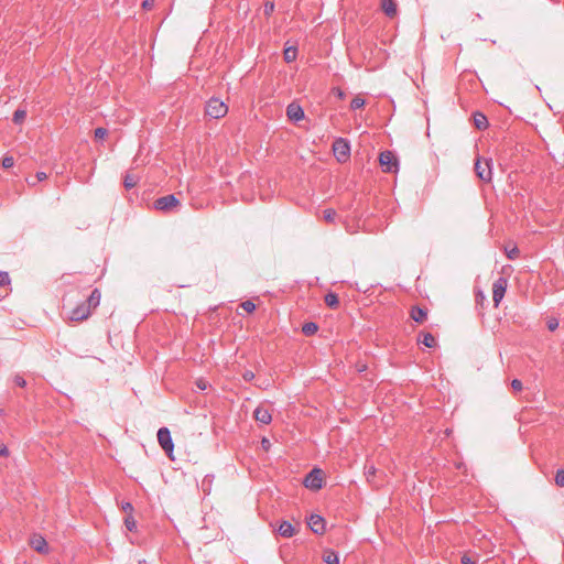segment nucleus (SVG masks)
<instances>
[{
  "label": "nucleus",
  "instance_id": "nucleus-1",
  "mask_svg": "<svg viewBox=\"0 0 564 564\" xmlns=\"http://www.w3.org/2000/svg\"><path fill=\"white\" fill-rule=\"evenodd\" d=\"M101 293L98 289H95L87 301L78 304L69 313V319L74 322H83L89 318L93 311L100 304Z\"/></svg>",
  "mask_w": 564,
  "mask_h": 564
},
{
  "label": "nucleus",
  "instance_id": "nucleus-2",
  "mask_svg": "<svg viewBox=\"0 0 564 564\" xmlns=\"http://www.w3.org/2000/svg\"><path fill=\"white\" fill-rule=\"evenodd\" d=\"M205 112L213 119H221L228 113V106L219 98H210L205 108Z\"/></svg>",
  "mask_w": 564,
  "mask_h": 564
},
{
  "label": "nucleus",
  "instance_id": "nucleus-3",
  "mask_svg": "<svg viewBox=\"0 0 564 564\" xmlns=\"http://www.w3.org/2000/svg\"><path fill=\"white\" fill-rule=\"evenodd\" d=\"M153 204L156 210L163 213H169L181 205L180 200L175 197V195H166L160 197Z\"/></svg>",
  "mask_w": 564,
  "mask_h": 564
},
{
  "label": "nucleus",
  "instance_id": "nucleus-4",
  "mask_svg": "<svg viewBox=\"0 0 564 564\" xmlns=\"http://www.w3.org/2000/svg\"><path fill=\"white\" fill-rule=\"evenodd\" d=\"M324 485V474L322 469H313L304 479V486L311 490H318Z\"/></svg>",
  "mask_w": 564,
  "mask_h": 564
},
{
  "label": "nucleus",
  "instance_id": "nucleus-5",
  "mask_svg": "<svg viewBox=\"0 0 564 564\" xmlns=\"http://www.w3.org/2000/svg\"><path fill=\"white\" fill-rule=\"evenodd\" d=\"M475 171L477 176L484 182H490L492 178L491 161L477 159L475 163Z\"/></svg>",
  "mask_w": 564,
  "mask_h": 564
},
{
  "label": "nucleus",
  "instance_id": "nucleus-6",
  "mask_svg": "<svg viewBox=\"0 0 564 564\" xmlns=\"http://www.w3.org/2000/svg\"><path fill=\"white\" fill-rule=\"evenodd\" d=\"M333 152L338 162H346L350 153L348 142L344 139H337L333 144Z\"/></svg>",
  "mask_w": 564,
  "mask_h": 564
},
{
  "label": "nucleus",
  "instance_id": "nucleus-7",
  "mask_svg": "<svg viewBox=\"0 0 564 564\" xmlns=\"http://www.w3.org/2000/svg\"><path fill=\"white\" fill-rule=\"evenodd\" d=\"M508 286V280L506 278H499L494 282L492 285V300L495 303V306L498 307L501 300L505 296L506 290Z\"/></svg>",
  "mask_w": 564,
  "mask_h": 564
},
{
  "label": "nucleus",
  "instance_id": "nucleus-8",
  "mask_svg": "<svg viewBox=\"0 0 564 564\" xmlns=\"http://www.w3.org/2000/svg\"><path fill=\"white\" fill-rule=\"evenodd\" d=\"M158 441H159L161 447L166 452L169 457L173 458L172 453H173L174 446H173V442H172V437H171V433H170L169 429L161 427L159 430Z\"/></svg>",
  "mask_w": 564,
  "mask_h": 564
},
{
  "label": "nucleus",
  "instance_id": "nucleus-9",
  "mask_svg": "<svg viewBox=\"0 0 564 564\" xmlns=\"http://www.w3.org/2000/svg\"><path fill=\"white\" fill-rule=\"evenodd\" d=\"M379 162L383 166L384 172H397L398 160L391 151L381 152L379 155Z\"/></svg>",
  "mask_w": 564,
  "mask_h": 564
},
{
  "label": "nucleus",
  "instance_id": "nucleus-10",
  "mask_svg": "<svg viewBox=\"0 0 564 564\" xmlns=\"http://www.w3.org/2000/svg\"><path fill=\"white\" fill-rule=\"evenodd\" d=\"M308 527L316 534H324L326 531V523L324 518L318 514H312L308 518Z\"/></svg>",
  "mask_w": 564,
  "mask_h": 564
},
{
  "label": "nucleus",
  "instance_id": "nucleus-11",
  "mask_svg": "<svg viewBox=\"0 0 564 564\" xmlns=\"http://www.w3.org/2000/svg\"><path fill=\"white\" fill-rule=\"evenodd\" d=\"M30 545L41 554H47L50 551L46 540L41 534H33L30 538Z\"/></svg>",
  "mask_w": 564,
  "mask_h": 564
},
{
  "label": "nucleus",
  "instance_id": "nucleus-12",
  "mask_svg": "<svg viewBox=\"0 0 564 564\" xmlns=\"http://www.w3.org/2000/svg\"><path fill=\"white\" fill-rule=\"evenodd\" d=\"M286 116L292 121H300L304 119V110L300 105L292 102L286 108Z\"/></svg>",
  "mask_w": 564,
  "mask_h": 564
},
{
  "label": "nucleus",
  "instance_id": "nucleus-13",
  "mask_svg": "<svg viewBox=\"0 0 564 564\" xmlns=\"http://www.w3.org/2000/svg\"><path fill=\"white\" fill-rule=\"evenodd\" d=\"M253 416H254L256 421L263 423V424H269L272 421V415L269 412V410H267L262 406H258L254 410Z\"/></svg>",
  "mask_w": 564,
  "mask_h": 564
},
{
  "label": "nucleus",
  "instance_id": "nucleus-14",
  "mask_svg": "<svg viewBox=\"0 0 564 564\" xmlns=\"http://www.w3.org/2000/svg\"><path fill=\"white\" fill-rule=\"evenodd\" d=\"M410 316L416 323H424L427 318V311L419 306H413L410 311Z\"/></svg>",
  "mask_w": 564,
  "mask_h": 564
},
{
  "label": "nucleus",
  "instance_id": "nucleus-15",
  "mask_svg": "<svg viewBox=\"0 0 564 564\" xmlns=\"http://www.w3.org/2000/svg\"><path fill=\"white\" fill-rule=\"evenodd\" d=\"M381 9L390 18H394L398 12L394 0H381Z\"/></svg>",
  "mask_w": 564,
  "mask_h": 564
},
{
  "label": "nucleus",
  "instance_id": "nucleus-16",
  "mask_svg": "<svg viewBox=\"0 0 564 564\" xmlns=\"http://www.w3.org/2000/svg\"><path fill=\"white\" fill-rule=\"evenodd\" d=\"M279 533L284 538H291L295 534V529L289 521H283L279 527Z\"/></svg>",
  "mask_w": 564,
  "mask_h": 564
},
{
  "label": "nucleus",
  "instance_id": "nucleus-17",
  "mask_svg": "<svg viewBox=\"0 0 564 564\" xmlns=\"http://www.w3.org/2000/svg\"><path fill=\"white\" fill-rule=\"evenodd\" d=\"M323 561L326 564H339V556L333 550H325L323 553Z\"/></svg>",
  "mask_w": 564,
  "mask_h": 564
},
{
  "label": "nucleus",
  "instance_id": "nucleus-18",
  "mask_svg": "<svg viewBox=\"0 0 564 564\" xmlns=\"http://www.w3.org/2000/svg\"><path fill=\"white\" fill-rule=\"evenodd\" d=\"M419 343H422L424 346L432 348L436 346V339L431 333H422L420 335Z\"/></svg>",
  "mask_w": 564,
  "mask_h": 564
},
{
  "label": "nucleus",
  "instance_id": "nucleus-19",
  "mask_svg": "<svg viewBox=\"0 0 564 564\" xmlns=\"http://www.w3.org/2000/svg\"><path fill=\"white\" fill-rule=\"evenodd\" d=\"M140 181V177L133 173H127L123 180V185L126 188H133Z\"/></svg>",
  "mask_w": 564,
  "mask_h": 564
},
{
  "label": "nucleus",
  "instance_id": "nucleus-20",
  "mask_svg": "<svg viewBox=\"0 0 564 564\" xmlns=\"http://www.w3.org/2000/svg\"><path fill=\"white\" fill-rule=\"evenodd\" d=\"M10 280H9V276L8 274H3L1 275V279H0V297H4L9 294L10 292Z\"/></svg>",
  "mask_w": 564,
  "mask_h": 564
},
{
  "label": "nucleus",
  "instance_id": "nucleus-21",
  "mask_svg": "<svg viewBox=\"0 0 564 564\" xmlns=\"http://www.w3.org/2000/svg\"><path fill=\"white\" fill-rule=\"evenodd\" d=\"M474 123H475L476 128L479 130H484L488 127V120H487L486 116H484L480 112H477L474 115Z\"/></svg>",
  "mask_w": 564,
  "mask_h": 564
},
{
  "label": "nucleus",
  "instance_id": "nucleus-22",
  "mask_svg": "<svg viewBox=\"0 0 564 564\" xmlns=\"http://www.w3.org/2000/svg\"><path fill=\"white\" fill-rule=\"evenodd\" d=\"M283 55H284V59L286 63H291L293 61L296 59V56H297V48L296 46L292 45V46H286L284 52H283Z\"/></svg>",
  "mask_w": 564,
  "mask_h": 564
},
{
  "label": "nucleus",
  "instance_id": "nucleus-23",
  "mask_svg": "<svg viewBox=\"0 0 564 564\" xmlns=\"http://www.w3.org/2000/svg\"><path fill=\"white\" fill-rule=\"evenodd\" d=\"M325 303L327 306L332 308H336L338 306V297L335 293H328L325 295Z\"/></svg>",
  "mask_w": 564,
  "mask_h": 564
},
{
  "label": "nucleus",
  "instance_id": "nucleus-24",
  "mask_svg": "<svg viewBox=\"0 0 564 564\" xmlns=\"http://www.w3.org/2000/svg\"><path fill=\"white\" fill-rule=\"evenodd\" d=\"M318 330V327L315 323H306L303 325L302 327V332L306 335V336H312L314 335L316 332Z\"/></svg>",
  "mask_w": 564,
  "mask_h": 564
},
{
  "label": "nucleus",
  "instance_id": "nucleus-25",
  "mask_svg": "<svg viewBox=\"0 0 564 564\" xmlns=\"http://www.w3.org/2000/svg\"><path fill=\"white\" fill-rule=\"evenodd\" d=\"M124 525L129 531H134L137 529V521L133 514H128L124 518Z\"/></svg>",
  "mask_w": 564,
  "mask_h": 564
},
{
  "label": "nucleus",
  "instance_id": "nucleus-26",
  "mask_svg": "<svg viewBox=\"0 0 564 564\" xmlns=\"http://www.w3.org/2000/svg\"><path fill=\"white\" fill-rule=\"evenodd\" d=\"M520 251L517 246H507L506 247V254L509 259L513 260L518 258Z\"/></svg>",
  "mask_w": 564,
  "mask_h": 564
},
{
  "label": "nucleus",
  "instance_id": "nucleus-27",
  "mask_svg": "<svg viewBox=\"0 0 564 564\" xmlns=\"http://www.w3.org/2000/svg\"><path fill=\"white\" fill-rule=\"evenodd\" d=\"M365 104H366V101H365V99H364L362 97H360V96H356V97L351 100V102H350V108H351L352 110L360 109V108H362V107L365 106Z\"/></svg>",
  "mask_w": 564,
  "mask_h": 564
},
{
  "label": "nucleus",
  "instance_id": "nucleus-28",
  "mask_svg": "<svg viewBox=\"0 0 564 564\" xmlns=\"http://www.w3.org/2000/svg\"><path fill=\"white\" fill-rule=\"evenodd\" d=\"M26 117L25 110L18 109L13 113V121L18 124L22 123Z\"/></svg>",
  "mask_w": 564,
  "mask_h": 564
},
{
  "label": "nucleus",
  "instance_id": "nucleus-29",
  "mask_svg": "<svg viewBox=\"0 0 564 564\" xmlns=\"http://www.w3.org/2000/svg\"><path fill=\"white\" fill-rule=\"evenodd\" d=\"M323 218L327 223H334V220L336 218V212L332 208L325 209L323 212Z\"/></svg>",
  "mask_w": 564,
  "mask_h": 564
},
{
  "label": "nucleus",
  "instance_id": "nucleus-30",
  "mask_svg": "<svg viewBox=\"0 0 564 564\" xmlns=\"http://www.w3.org/2000/svg\"><path fill=\"white\" fill-rule=\"evenodd\" d=\"M94 134L96 139L102 140L108 135V131L107 129L100 127L95 129Z\"/></svg>",
  "mask_w": 564,
  "mask_h": 564
},
{
  "label": "nucleus",
  "instance_id": "nucleus-31",
  "mask_svg": "<svg viewBox=\"0 0 564 564\" xmlns=\"http://www.w3.org/2000/svg\"><path fill=\"white\" fill-rule=\"evenodd\" d=\"M555 484L560 487H564V469H558L556 471Z\"/></svg>",
  "mask_w": 564,
  "mask_h": 564
},
{
  "label": "nucleus",
  "instance_id": "nucleus-32",
  "mask_svg": "<svg viewBox=\"0 0 564 564\" xmlns=\"http://www.w3.org/2000/svg\"><path fill=\"white\" fill-rule=\"evenodd\" d=\"M240 306L248 313H252L256 310V304L251 301H245Z\"/></svg>",
  "mask_w": 564,
  "mask_h": 564
},
{
  "label": "nucleus",
  "instance_id": "nucleus-33",
  "mask_svg": "<svg viewBox=\"0 0 564 564\" xmlns=\"http://www.w3.org/2000/svg\"><path fill=\"white\" fill-rule=\"evenodd\" d=\"M273 11H274V3L270 0H267L264 3V14L267 17H269L272 14Z\"/></svg>",
  "mask_w": 564,
  "mask_h": 564
},
{
  "label": "nucleus",
  "instance_id": "nucleus-34",
  "mask_svg": "<svg viewBox=\"0 0 564 564\" xmlns=\"http://www.w3.org/2000/svg\"><path fill=\"white\" fill-rule=\"evenodd\" d=\"M14 165V159L12 156H4L2 160V166L4 169H10Z\"/></svg>",
  "mask_w": 564,
  "mask_h": 564
},
{
  "label": "nucleus",
  "instance_id": "nucleus-35",
  "mask_svg": "<svg viewBox=\"0 0 564 564\" xmlns=\"http://www.w3.org/2000/svg\"><path fill=\"white\" fill-rule=\"evenodd\" d=\"M121 509H122V511H124L127 513V516L133 514V511H134L133 506L130 502H123L121 505Z\"/></svg>",
  "mask_w": 564,
  "mask_h": 564
},
{
  "label": "nucleus",
  "instance_id": "nucleus-36",
  "mask_svg": "<svg viewBox=\"0 0 564 564\" xmlns=\"http://www.w3.org/2000/svg\"><path fill=\"white\" fill-rule=\"evenodd\" d=\"M511 387L517 392H520L523 389V384L519 379H513L511 381Z\"/></svg>",
  "mask_w": 564,
  "mask_h": 564
},
{
  "label": "nucleus",
  "instance_id": "nucleus-37",
  "mask_svg": "<svg viewBox=\"0 0 564 564\" xmlns=\"http://www.w3.org/2000/svg\"><path fill=\"white\" fill-rule=\"evenodd\" d=\"M142 7H143V9H145V10H150V9H152V8L154 7V0H144V1L142 2Z\"/></svg>",
  "mask_w": 564,
  "mask_h": 564
},
{
  "label": "nucleus",
  "instance_id": "nucleus-38",
  "mask_svg": "<svg viewBox=\"0 0 564 564\" xmlns=\"http://www.w3.org/2000/svg\"><path fill=\"white\" fill-rule=\"evenodd\" d=\"M262 448L268 452L271 447V443L267 437H263L261 441Z\"/></svg>",
  "mask_w": 564,
  "mask_h": 564
},
{
  "label": "nucleus",
  "instance_id": "nucleus-39",
  "mask_svg": "<svg viewBox=\"0 0 564 564\" xmlns=\"http://www.w3.org/2000/svg\"><path fill=\"white\" fill-rule=\"evenodd\" d=\"M0 456L1 457L9 456V451H8L7 446L3 443H0Z\"/></svg>",
  "mask_w": 564,
  "mask_h": 564
},
{
  "label": "nucleus",
  "instance_id": "nucleus-40",
  "mask_svg": "<svg viewBox=\"0 0 564 564\" xmlns=\"http://www.w3.org/2000/svg\"><path fill=\"white\" fill-rule=\"evenodd\" d=\"M13 380H14V383L18 384L19 387H24L26 383L25 380L21 376H15Z\"/></svg>",
  "mask_w": 564,
  "mask_h": 564
},
{
  "label": "nucleus",
  "instance_id": "nucleus-41",
  "mask_svg": "<svg viewBox=\"0 0 564 564\" xmlns=\"http://www.w3.org/2000/svg\"><path fill=\"white\" fill-rule=\"evenodd\" d=\"M243 379L247 381H251L254 378V373L250 370H247L242 375Z\"/></svg>",
  "mask_w": 564,
  "mask_h": 564
},
{
  "label": "nucleus",
  "instance_id": "nucleus-42",
  "mask_svg": "<svg viewBox=\"0 0 564 564\" xmlns=\"http://www.w3.org/2000/svg\"><path fill=\"white\" fill-rule=\"evenodd\" d=\"M35 178L37 182L45 181L47 178V174L45 172H37Z\"/></svg>",
  "mask_w": 564,
  "mask_h": 564
},
{
  "label": "nucleus",
  "instance_id": "nucleus-43",
  "mask_svg": "<svg viewBox=\"0 0 564 564\" xmlns=\"http://www.w3.org/2000/svg\"><path fill=\"white\" fill-rule=\"evenodd\" d=\"M196 384L200 390H205L208 386L207 381H205L204 379H198L196 381Z\"/></svg>",
  "mask_w": 564,
  "mask_h": 564
},
{
  "label": "nucleus",
  "instance_id": "nucleus-44",
  "mask_svg": "<svg viewBox=\"0 0 564 564\" xmlns=\"http://www.w3.org/2000/svg\"><path fill=\"white\" fill-rule=\"evenodd\" d=\"M558 326V323L557 321L553 319V321H550L549 324H547V327L550 330H555Z\"/></svg>",
  "mask_w": 564,
  "mask_h": 564
},
{
  "label": "nucleus",
  "instance_id": "nucleus-45",
  "mask_svg": "<svg viewBox=\"0 0 564 564\" xmlns=\"http://www.w3.org/2000/svg\"><path fill=\"white\" fill-rule=\"evenodd\" d=\"M462 564H476L469 556L464 555L462 557Z\"/></svg>",
  "mask_w": 564,
  "mask_h": 564
},
{
  "label": "nucleus",
  "instance_id": "nucleus-46",
  "mask_svg": "<svg viewBox=\"0 0 564 564\" xmlns=\"http://www.w3.org/2000/svg\"><path fill=\"white\" fill-rule=\"evenodd\" d=\"M333 93L337 95L339 98H344L345 94L340 88H333Z\"/></svg>",
  "mask_w": 564,
  "mask_h": 564
},
{
  "label": "nucleus",
  "instance_id": "nucleus-47",
  "mask_svg": "<svg viewBox=\"0 0 564 564\" xmlns=\"http://www.w3.org/2000/svg\"><path fill=\"white\" fill-rule=\"evenodd\" d=\"M376 474V468L373 466H371L367 473V477H371V476H375Z\"/></svg>",
  "mask_w": 564,
  "mask_h": 564
},
{
  "label": "nucleus",
  "instance_id": "nucleus-48",
  "mask_svg": "<svg viewBox=\"0 0 564 564\" xmlns=\"http://www.w3.org/2000/svg\"><path fill=\"white\" fill-rule=\"evenodd\" d=\"M26 182L30 186H35L36 185V182L35 181H31L29 178H26Z\"/></svg>",
  "mask_w": 564,
  "mask_h": 564
}]
</instances>
